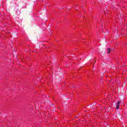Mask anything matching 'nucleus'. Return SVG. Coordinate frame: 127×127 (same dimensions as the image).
I'll use <instances>...</instances> for the list:
<instances>
[{"instance_id":"f257e3e1","label":"nucleus","mask_w":127,"mask_h":127,"mask_svg":"<svg viewBox=\"0 0 127 127\" xmlns=\"http://www.w3.org/2000/svg\"><path fill=\"white\" fill-rule=\"evenodd\" d=\"M120 103H121V101H118L117 105H116V109H117V110H119V109L120 108Z\"/></svg>"},{"instance_id":"f03ea898","label":"nucleus","mask_w":127,"mask_h":127,"mask_svg":"<svg viewBox=\"0 0 127 127\" xmlns=\"http://www.w3.org/2000/svg\"><path fill=\"white\" fill-rule=\"evenodd\" d=\"M111 51H112V50H111L110 48H108L107 49V52H108V53H110V52H111Z\"/></svg>"}]
</instances>
